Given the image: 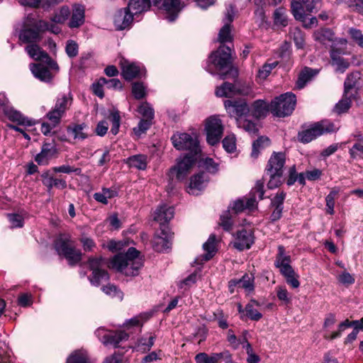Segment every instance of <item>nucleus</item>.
I'll use <instances>...</instances> for the list:
<instances>
[{
    "instance_id": "1",
    "label": "nucleus",
    "mask_w": 363,
    "mask_h": 363,
    "mask_svg": "<svg viewBox=\"0 0 363 363\" xmlns=\"http://www.w3.org/2000/svg\"><path fill=\"white\" fill-rule=\"evenodd\" d=\"M138 255L139 251L134 247H130L126 253L116 255L111 260L108 267L125 276H136L143 266Z\"/></svg>"
},
{
    "instance_id": "2",
    "label": "nucleus",
    "mask_w": 363,
    "mask_h": 363,
    "mask_svg": "<svg viewBox=\"0 0 363 363\" xmlns=\"http://www.w3.org/2000/svg\"><path fill=\"white\" fill-rule=\"evenodd\" d=\"M296 104V95L286 92L276 97L270 104V111L277 117H285L291 115Z\"/></svg>"
},
{
    "instance_id": "3",
    "label": "nucleus",
    "mask_w": 363,
    "mask_h": 363,
    "mask_svg": "<svg viewBox=\"0 0 363 363\" xmlns=\"http://www.w3.org/2000/svg\"><path fill=\"white\" fill-rule=\"evenodd\" d=\"M39 19L29 14L24 19L23 28L19 33V40L24 43H37L42 40L43 31L39 28Z\"/></svg>"
},
{
    "instance_id": "4",
    "label": "nucleus",
    "mask_w": 363,
    "mask_h": 363,
    "mask_svg": "<svg viewBox=\"0 0 363 363\" xmlns=\"http://www.w3.org/2000/svg\"><path fill=\"white\" fill-rule=\"evenodd\" d=\"M338 130L335 124L329 121H321L311 125L306 130L298 133V138L303 143H308L325 133L335 132Z\"/></svg>"
},
{
    "instance_id": "5",
    "label": "nucleus",
    "mask_w": 363,
    "mask_h": 363,
    "mask_svg": "<svg viewBox=\"0 0 363 363\" xmlns=\"http://www.w3.org/2000/svg\"><path fill=\"white\" fill-rule=\"evenodd\" d=\"M230 50L229 46L221 45L210 55L206 70L213 74L215 70L221 71L228 68L230 64Z\"/></svg>"
},
{
    "instance_id": "6",
    "label": "nucleus",
    "mask_w": 363,
    "mask_h": 363,
    "mask_svg": "<svg viewBox=\"0 0 363 363\" xmlns=\"http://www.w3.org/2000/svg\"><path fill=\"white\" fill-rule=\"evenodd\" d=\"M264 183L262 181H257L255 184V187L250 192V196L249 198H242L234 201L232 210L235 213H238L244 211L245 209L252 210L257 207L256 195L257 194L259 200L263 199L264 196Z\"/></svg>"
},
{
    "instance_id": "7",
    "label": "nucleus",
    "mask_w": 363,
    "mask_h": 363,
    "mask_svg": "<svg viewBox=\"0 0 363 363\" xmlns=\"http://www.w3.org/2000/svg\"><path fill=\"white\" fill-rule=\"evenodd\" d=\"M171 140L177 150H189L190 152L189 155L196 156L201 151L197 139L188 133H175L172 136Z\"/></svg>"
},
{
    "instance_id": "8",
    "label": "nucleus",
    "mask_w": 363,
    "mask_h": 363,
    "mask_svg": "<svg viewBox=\"0 0 363 363\" xmlns=\"http://www.w3.org/2000/svg\"><path fill=\"white\" fill-rule=\"evenodd\" d=\"M72 101L70 94H62L57 98L55 106L45 116L52 124V127H56L60 123L62 117L69 108Z\"/></svg>"
},
{
    "instance_id": "9",
    "label": "nucleus",
    "mask_w": 363,
    "mask_h": 363,
    "mask_svg": "<svg viewBox=\"0 0 363 363\" xmlns=\"http://www.w3.org/2000/svg\"><path fill=\"white\" fill-rule=\"evenodd\" d=\"M99 340L105 345H111L115 348L120 347V343L128 340L129 335L123 330L108 331L99 328L95 331Z\"/></svg>"
},
{
    "instance_id": "10",
    "label": "nucleus",
    "mask_w": 363,
    "mask_h": 363,
    "mask_svg": "<svg viewBox=\"0 0 363 363\" xmlns=\"http://www.w3.org/2000/svg\"><path fill=\"white\" fill-rule=\"evenodd\" d=\"M196 161L195 155H185L177 160V164L169 169V177L182 181L186 179Z\"/></svg>"
},
{
    "instance_id": "11",
    "label": "nucleus",
    "mask_w": 363,
    "mask_h": 363,
    "mask_svg": "<svg viewBox=\"0 0 363 363\" xmlns=\"http://www.w3.org/2000/svg\"><path fill=\"white\" fill-rule=\"evenodd\" d=\"M88 264L92 271V274L89 277V280L92 284L99 286L101 281L109 279L108 274L103 269L106 266V262L102 257H89Z\"/></svg>"
},
{
    "instance_id": "12",
    "label": "nucleus",
    "mask_w": 363,
    "mask_h": 363,
    "mask_svg": "<svg viewBox=\"0 0 363 363\" xmlns=\"http://www.w3.org/2000/svg\"><path fill=\"white\" fill-rule=\"evenodd\" d=\"M205 131L208 143L211 145L217 144L223 133V125L221 120L216 116L207 118L205 123Z\"/></svg>"
},
{
    "instance_id": "13",
    "label": "nucleus",
    "mask_w": 363,
    "mask_h": 363,
    "mask_svg": "<svg viewBox=\"0 0 363 363\" xmlns=\"http://www.w3.org/2000/svg\"><path fill=\"white\" fill-rule=\"evenodd\" d=\"M224 106L228 115L235 118L236 123L240 118H245L250 113V108L245 101L225 100Z\"/></svg>"
},
{
    "instance_id": "14",
    "label": "nucleus",
    "mask_w": 363,
    "mask_h": 363,
    "mask_svg": "<svg viewBox=\"0 0 363 363\" xmlns=\"http://www.w3.org/2000/svg\"><path fill=\"white\" fill-rule=\"evenodd\" d=\"M292 13L296 20L301 21L306 28H311L318 23L315 17L308 18L311 12L306 11V7L298 1H292L291 4Z\"/></svg>"
},
{
    "instance_id": "15",
    "label": "nucleus",
    "mask_w": 363,
    "mask_h": 363,
    "mask_svg": "<svg viewBox=\"0 0 363 363\" xmlns=\"http://www.w3.org/2000/svg\"><path fill=\"white\" fill-rule=\"evenodd\" d=\"M154 5L169 14L168 19L173 21L182 6L180 0H152Z\"/></svg>"
},
{
    "instance_id": "16",
    "label": "nucleus",
    "mask_w": 363,
    "mask_h": 363,
    "mask_svg": "<svg viewBox=\"0 0 363 363\" xmlns=\"http://www.w3.org/2000/svg\"><path fill=\"white\" fill-rule=\"evenodd\" d=\"M286 156L283 152H273L266 167L267 174L283 175Z\"/></svg>"
},
{
    "instance_id": "17",
    "label": "nucleus",
    "mask_w": 363,
    "mask_h": 363,
    "mask_svg": "<svg viewBox=\"0 0 363 363\" xmlns=\"http://www.w3.org/2000/svg\"><path fill=\"white\" fill-rule=\"evenodd\" d=\"M160 230V234L155 235L152 240L153 248L157 252H163L171 247V234L167 226Z\"/></svg>"
},
{
    "instance_id": "18",
    "label": "nucleus",
    "mask_w": 363,
    "mask_h": 363,
    "mask_svg": "<svg viewBox=\"0 0 363 363\" xmlns=\"http://www.w3.org/2000/svg\"><path fill=\"white\" fill-rule=\"evenodd\" d=\"M134 13L128 7L119 9L114 15L113 23L117 30L128 28L133 22Z\"/></svg>"
},
{
    "instance_id": "19",
    "label": "nucleus",
    "mask_w": 363,
    "mask_h": 363,
    "mask_svg": "<svg viewBox=\"0 0 363 363\" xmlns=\"http://www.w3.org/2000/svg\"><path fill=\"white\" fill-rule=\"evenodd\" d=\"M254 242V235L252 230L242 229L238 231L233 246L239 250L249 249Z\"/></svg>"
},
{
    "instance_id": "20",
    "label": "nucleus",
    "mask_w": 363,
    "mask_h": 363,
    "mask_svg": "<svg viewBox=\"0 0 363 363\" xmlns=\"http://www.w3.org/2000/svg\"><path fill=\"white\" fill-rule=\"evenodd\" d=\"M57 149L53 143H45L41 151L35 157V161L38 164H48L49 160L57 157Z\"/></svg>"
},
{
    "instance_id": "21",
    "label": "nucleus",
    "mask_w": 363,
    "mask_h": 363,
    "mask_svg": "<svg viewBox=\"0 0 363 363\" xmlns=\"http://www.w3.org/2000/svg\"><path fill=\"white\" fill-rule=\"evenodd\" d=\"M5 116L11 121L16 122L19 125H31V123L19 111L15 110L9 105L8 99H6L5 104L1 108Z\"/></svg>"
},
{
    "instance_id": "22",
    "label": "nucleus",
    "mask_w": 363,
    "mask_h": 363,
    "mask_svg": "<svg viewBox=\"0 0 363 363\" xmlns=\"http://www.w3.org/2000/svg\"><path fill=\"white\" fill-rule=\"evenodd\" d=\"M174 209L173 207L164 204L161 205L155 211L154 220L160 224L161 228H163L166 226L165 223L174 217Z\"/></svg>"
},
{
    "instance_id": "23",
    "label": "nucleus",
    "mask_w": 363,
    "mask_h": 363,
    "mask_svg": "<svg viewBox=\"0 0 363 363\" xmlns=\"http://www.w3.org/2000/svg\"><path fill=\"white\" fill-rule=\"evenodd\" d=\"M361 73L353 72L349 74L344 83V92L346 96H357L358 93V81L360 79Z\"/></svg>"
},
{
    "instance_id": "24",
    "label": "nucleus",
    "mask_w": 363,
    "mask_h": 363,
    "mask_svg": "<svg viewBox=\"0 0 363 363\" xmlns=\"http://www.w3.org/2000/svg\"><path fill=\"white\" fill-rule=\"evenodd\" d=\"M122 69V75L125 80L130 81L134 78L140 77L143 75V71L140 67L134 62H130L123 60L121 62Z\"/></svg>"
},
{
    "instance_id": "25",
    "label": "nucleus",
    "mask_w": 363,
    "mask_h": 363,
    "mask_svg": "<svg viewBox=\"0 0 363 363\" xmlns=\"http://www.w3.org/2000/svg\"><path fill=\"white\" fill-rule=\"evenodd\" d=\"M342 52L333 48L330 51L331 64L335 67L336 71L344 72L349 67L350 62L342 56Z\"/></svg>"
},
{
    "instance_id": "26",
    "label": "nucleus",
    "mask_w": 363,
    "mask_h": 363,
    "mask_svg": "<svg viewBox=\"0 0 363 363\" xmlns=\"http://www.w3.org/2000/svg\"><path fill=\"white\" fill-rule=\"evenodd\" d=\"M55 248L59 255H63L65 257L69 255V252L74 248V246L69 236H61L56 240Z\"/></svg>"
},
{
    "instance_id": "27",
    "label": "nucleus",
    "mask_w": 363,
    "mask_h": 363,
    "mask_svg": "<svg viewBox=\"0 0 363 363\" xmlns=\"http://www.w3.org/2000/svg\"><path fill=\"white\" fill-rule=\"evenodd\" d=\"M270 111V104H268L264 100H256L253 102L250 108V112L255 118L259 119L267 116Z\"/></svg>"
},
{
    "instance_id": "28",
    "label": "nucleus",
    "mask_w": 363,
    "mask_h": 363,
    "mask_svg": "<svg viewBox=\"0 0 363 363\" xmlns=\"http://www.w3.org/2000/svg\"><path fill=\"white\" fill-rule=\"evenodd\" d=\"M30 69L35 77L43 82H50L52 75L50 70L42 64H31Z\"/></svg>"
},
{
    "instance_id": "29",
    "label": "nucleus",
    "mask_w": 363,
    "mask_h": 363,
    "mask_svg": "<svg viewBox=\"0 0 363 363\" xmlns=\"http://www.w3.org/2000/svg\"><path fill=\"white\" fill-rule=\"evenodd\" d=\"M84 22V8L83 6L77 5L74 6L71 19L69 22V27L76 28L81 26Z\"/></svg>"
},
{
    "instance_id": "30",
    "label": "nucleus",
    "mask_w": 363,
    "mask_h": 363,
    "mask_svg": "<svg viewBox=\"0 0 363 363\" xmlns=\"http://www.w3.org/2000/svg\"><path fill=\"white\" fill-rule=\"evenodd\" d=\"M239 93L240 89L229 82H224L221 86L217 87L216 90V95L218 97L231 98Z\"/></svg>"
},
{
    "instance_id": "31",
    "label": "nucleus",
    "mask_w": 363,
    "mask_h": 363,
    "mask_svg": "<svg viewBox=\"0 0 363 363\" xmlns=\"http://www.w3.org/2000/svg\"><path fill=\"white\" fill-rule=\"evenodd\" d=\"M28 55L36 61L43 62L48 58V53L45 52L37 43L30 44L26 48Z\"/></svg>"
},
{
    "instance_id": "32",
    "label": "nucleus",
    "mask_w": 363,
    "mask_h": 363,
    "mask_svg": "<svg viewBox=\"0 0 363 363\" xmlns=\"http://www.w3.org/2000/svg\"><path fill=\"white\" fill-rule=\"evenodd\" d=\"M260 304L255 300H251L245 306V315L250 320L258 321L262 318V314L259 313L256 307L259 306Z\"/></svg>"
},
{
    "instance_id": "33",
    "label": "nucleus",
    "mask_w": 363,
    "mask_h": 363,
    "mask_svg": "<svg viewBox=\"0 0 363 363\" xmlns=\"http://www.w3.org/2000/svg\"><path fill=\"white\" fill-rule=\"evenodd\" d=\"M317 73V70L306 67L298 75L296 84V87L299 89H303L306 84L310 81L313 77L316 75Z\"/></svg>"
},
{
    "instance_id": "34",
    "label": "nucleus",
    "mask_w": 363,
    "mask_h": 363,
    "mask_svg": "<svg viewBox=\"0 0 363 363\" xmlns=\"http://www.w3.org/2000/svg\"><path fill=\"white\" fill-rule=\"evenodd\" d=\"M203 173H200L192 177L188 187L189 194H197L198 191L203 188Z\"/></svg>"
},
{
    "instance_id": "35",
    "label": "nucleus",
    "mask_w": 363,
    "mask_h": 363,
    "mask_svg": "<svg viewBox=\"0 0 363 363\" xmlns=\"http://www.w3.org/2000/svg\"><path fill=\"white\" fill-rule=\"evenodd\" d=\"M355 98V96H346L345 92H344L342 99L334 107V111L337 114L347 112L351 106L352 101Z\"/></svg>"
},
{
    "instance_id": "36",
    "label": "nucleus",
    "mask_w": 363,
    "mask_h": 363,
    "mask_svg": "<svg viewBox=\"0 0 363 363\" xmlns=\"http://www.w3.org/2000/svg\"><path fill=\"white\" fill-rule=\"evenodd\" d=\"M150 6V0H130L128 8L134 14L147 11Z\"/></svg>"
},
{
    "instance_id": "37",
    "label": "nucleus",
    "mask_w": 363,
    "mask_h": 363,
    "mask_svg": "<svg viewBox=\"0 0 363 363\" xmlns=\"http://www.w3.org/2000/svg\"><path fill=\"white\" fill-rule=\"evenodd\" d=\"M126 163L131 167L144 170L147 167V156L144 155H136L127 159Z\"/></svg>"
},
{
    "instance_id": "38",
    "label": "nucleus",
    "mask_w": 363,
    "mask_h": 363,
    "mask_svg": "<svg viewBox=\"0 0 363 363\" xmlns=\"http://www.w3.org/2000/svg\"><path fill=\"white\" fill-rule=\"evenodd\" d=\"M203 250L206 252V254L203 255L206 261L209 260L213 257L216 252V236L215 235H211L208 240L203 245Z\"/></svg>"
},
{
    "instance_id": "39",
    "label": "nucleus",
    "mask_w": 363,
    "mask_h": 363,
    "mask_svg": "<svg viewBox=\"0 0 363 363\" xmlns=\"http://www.w3.org/2000/svg\"><path fill=\"white\" fill-rule=\"evenodd\" d=\"M333 35L330 28H321L314 32L313 37L316 41L325 44L326 42L333 40Z\"/></svg>"
},
{
    "instance_id": "40",
    "label": "nucleus",
    "mask_w": 363,
    "mask_h": 363,
    "mask_svg": "<svg viewBox=\"0 0 363 363\" xmlns=\"http://www.w3.org/2000/svg\"><path fill=\"white\" fill-rule=\"evenodd\" d=\"M237 125L240 128H242L250 134L255 135L258 131L256 123L245 118H240L238 120Z\"/></svg>"
},
{
    "instance_id": "41",
    "label": "nucleus",
    "mask_w": 363,
    "mask_h": 363,
    "mask_svg": "<svg viewBox=\"0 0 363 363\" xmlns=\"http://www.w3.org/2000/svg\"><path fill=\"white\" fill-rule=\"evenodd\" d=\"M289 33L291 38H293L297 48H303L305 45V38L302 30L298 28H294L291 29Z\"/></svg>"
},
{
    "instance_id": "42",
    "label": "nucleus",
    "mask_w": 363,
    "mask_h": 363,
    "mask_svg": "<svg viewBox=\"0 0 363 363\" xmlns=\"http://www.w3.org/2000/svg\"><path fill=\"white\" fill-rule=\"evenodd\" d=\"M269 145V140L267 137H259L257 140H255L252 144V157L256 158L257 157L260 150L264 148L265 147Z\"/></svg>"
},
{
    "instance_id": "43",
    "label": "nucleus",
    "mask_w": 363,
    "mask_h": 363,
    "mask_svg": "<svg viewBox=\"0 0 363 363\" xmlns=\"http://www.w3.org/2000/svg\"><path fill=\"white\" fill-rule=\"evenodd\" d=\"M102 291L108 296L122 301L123 298V293L115 285L108 284L102 287Z\"/></svg>"
},
{
    "instance_id": "44",
    "label": "nucleus",
    "mask_w": 363,
    "mask_h": 363,
    "mask_svg": "<svg viewBox=\"0 0 363 363\" xmlns=\"http://www.w3.org/2000/svg\"><path fill=\"white\" fill-rule=\"evenodd\" d=\"M39 28L43 33L45 31H50L54 34H58L61 32V28L57 25V23L48 22L44 20L39 19Z\"/></svg>"
},
{
    "instance_id": "45",
    "label": "nucleus",
    "mask_w": 363,
    "mask_h": 363,
    "mask_svg": "<svg viewBox=\"0 0 363 363\" xmlns=\"http://www.w3.org/2000/svg\"><path fill=\"white\" fill-rule=\"evenodd\" d=\"M70 14L69 9L67 6H62L50 18V21L57 23H64Z\"/></svg>"
},
{
    "instance_id": "46",
    "label": "nucleus",
    "mask_w": 363,
    "mask_h": 363,
    "mask_svg": "<svg viewBox=\"0 0 363 363\" xmlns=\"http://www.w3.org/2000/svg\"><path fill=\"white\" fill-rule=\"evenodd\" d=\"M350 328V320L346 319L338 325L337 330L331 333V334H325L324 338L326 340H333L340 337L347 328Z\"/></svg>"
},
{
    "instance_id": "47",
    "label": "nucleus",
    "mask_w": 363,
    "mask_h": 363,
    "mask_svg": "<svg viewBox=\"0 0 363 363\" xmlns=\"http://www.w3.org/2000/svg\"><path fill=\"white\" fill-rule=\"evenodd\" d=\"M274 22L277 26H286L288 19L286 14V9L279 7L274 13Z\"/></svg>"
},
{
    "instance_id": "48",
    "label": "nucleus",
    "mask_w": 363,
    "mask_h": 363,
    "mask_svg": "<svg viewBox=\"0 0 363 363\" xmlns=\"http://www.w3.org/2000/svg\"><path fill=\"white\" fill-rule=\"evenodd\" d=\"M233 37L231 34L230 26L228 24H224L220 28L218 33V41L221 43H230L233 41Z\"/></svg>"
},
{
    "instance_id": "49",
    "label": "nucleus",
    "mask_w": 363,
    "mask_h": 363,
    "mask_svg": "<svg viewBox=\"0 0 363 363\" xmlns=\"http://www.w3.org/2000/svg\"><path fill=\"white\" fill-rule=\"evenodd\" d=\"M85 128L84 124L74 125L73 127L68 128V132L72 133L74 138L84 140L87 138V133L84 131Z\"/></svg>"
},
{
    "instance_id": "50",
    "label": "nucleus",
    "mask_w": 363,
    "mask_h": 363,
    "mask_svg": "<svg viewBox=\"0 0 363 363\" xmlns=\"http://www.w3.org/2000/svg\"><path fill=\"white\" fill-rule=\"evenodd\" d=\"M237 280L238 283V288L244 289L248 291L254 290V278L252 276L245 274L241 279Z\"/></svg>"
},
{
    "instance_id": "51",
    "label": "nucleus",
    "mask_w": 363,
    "mask_h": 363,
    "mask_svg": "<svg viewBox=\"0 0 363 363\" xmlns=\"http://www.w3.org/2000/svg\"><path fill=\"white\" fill-rule=\"evenodd\" d=\"M231 213L230 210L224 211L220 217L219 225L227 231H229L232 228L233 222L231 219Z\"/></svg>"
},
{
    "instance_id": "52",
    "label": "nucleus",
    "mask_w": 363,
    "mask_h": 363,
    "mask_svg": "<svg viewBox=\"0 0 363 363\" xmlns=\"http://www.w3.org/2000/svg\"><path fill=\"white\" fill-rule=\"evenodd\" d=\"M67 363H89L87 355L80 351L72 353L67 359Z\"/></svg>"
},
{
    "instance_id": "53",
    "label": "nucleus",
    "mask_w": 363,
    "mask_h": 363,
    "mask_svg": "<svg viewBox=\"0 0 363 363\" xmlns=\"http://www.w3.org/2000/svg\"><path fill=\"white\" fill-rule=\"evenodd\" d=\"M219 355H213L211 354L208 356L205 352H201L196 355L195 360L196 363H218Z\"/></svg>"
},
{
    "instance_id": "54",
    "label": "nucleus",
    "mask_w": 363,
    "mask_h": 363,
    "mask_svg": "<svg viewBox=\"0 0 363 363\" xmlns=\"http://www.w3.org/2000/svg\"><path fill=\"white\" fill-rule=\"evenodd\" d=\"M108 119L112 123V127L111 129V132L113 135H116L118 133L119 127H120V121H121V116L119 114L118 111H113L110 116H108Z\"/></svg>"
},
{
    "instance_id": "55",
    "label": "nucleus",
    "mask_w": 363,
    "mask_h": 363,
    "mask_svg": "<svg viewBox=\"0 0 363 363\" xmlns=\"http://www.w3.org/2000/svg\"><path fill=\"white\" fill-rule=\"evenodd\" d=\"M338 194L337 190H333L330 192V194L325 198L326 202V212L330 215H333L334 206H335V199L337 194Z\"/></svg>"
},
{
    "instance_id": "56",
    "label": "nucleus",
    "mask_w": 363,
    "mask_h": 363,
    "mask_svg": "<svg viewBox=\"0 0 363 363\" xmlns=\"http://www.w3.org/2000/svg\"><path fill=\"white\" fill-rule=\"evenodd\" d=\"M138 112L146 119L152 120L154 118V109L147 102L142 104L138 107Z\"/></svg>"
},
{
    "instance_id": "57",
    "label": "nucleus",
    "mask_w": 363,
    "mask_h": 363,
    "mask_svg": "<svg viewBox=\"0 0 363 363\" xmlns=\"http://www.w3.org/2000/svg\"><path fill=\"white\" fill-rule=\"evenodd\" d=\"M348 33L351 37L352 40L358 45L359 47L363 48V33L362 32L357 28H350L348 30Z\"/></svg>"
},
{
    "instance_id": "58",
    "label": "nucleus",
    "mask_w": 363,
    "mask_h": 363,
    "mask_svg": "<svg viewBox=\"0 0 363 363\" xmlns=\"http://www.w3.org/2000/svg\"><path fill=\"white\" fill-rule=\"evenodd\" d=\"M55 177L51 174L50 170H46L40 174V179L43 184L47 188V191L50 192L52 190V185L53 184Z\"/></svg>"
},
{
    "instance_id": "59",
    "label": "nucleus",
    "mask_w": 363,
    "mask_h": 363,
    "mask_svg": "<svg viewBox=\"0 0 363 363\" xmlns=\"http://www.w3.org/2000/svg\"><path fill=\"white\" fill-rule=\"evenodd\" d=\"M289 263L290 262H283L282 261L279 264H274L275 267L279 269L281 274L285 278L294 275L296 273Z\"/></svg>"
},
{
    "instance_id": "60",
    "label": "nucleus",
    "mask_w": 363,
    "mask_h": 363,
    "mask_svg": "<svg viewBox=\"0 0 363 363\" xmlns=\"http://www.w3.org/2000/svg\"><path fill=\"white\" fill-rule=\"evenodd\" d=\"M82 257V253L79 250H76L75 247L69 252V255H67L65 258L67 259L68 263L71 266H74L79 263Z\"/></svg>"
},
{
    "instance_id": "61",
    "label": "nucleus",
    "mask_w": 363,
    "mask_h": 363,
    "mask_svg": "<svg viewBox=\"0 0 363 363\" xmlns=\"http://www.w3.org/2000/svg\"><path fill=\"white\" fill-rule=\"evenodd\" d=\"M52 169L55 173L70 174L74 172L77 175H80L82 174V169L80 168H76L69 165L55 167Z\"/></svg>"
},
{
    "instance_id": "62",
    "label": "nucleus",
    "mask_w": 363,
    "mask_h": 363,
    "mask_svg": "<svg viewBox=\"0 0 363 363\" xmlns=\"http://www.w3.org/2000/svg\"><path fill=\"white\" fill-rule=\"evenodd\" d=\"M235 137L234 135H228L223 140V148L228 152H233L236 149Z\"/></svg>"
},
{
    "instance_id": "63",
    "label": "nucleus",
    "mask_w": 363,
    "mask_h": 363,
    "mask_svg": "<svg viewBox=\"0 0 363 363\" xmlns=\"http://www.w3.org/2000/svg\"><path fill=\"white\" fill-rule=\"evenodd\" d=\"M132 93L136 99H141L145 96V88L143 83L135 82L132 85Z\"/></svg>"
},
{
    "instance_id": "64",
    "label": "nucleus",
    "mask_w": 363,
    "mask_h": 363,
    "mask_svg": "<svg viewBox=\"0 0 363 363\" xmlns=\"http://www.w3.org/2000/svg\"><path fill=\"white\" fill-rule=\"evenodd\" d=\"M152 121L149 119H141L137 127L133 128L135 133L138 135L144 133L147 130L150 128L152 125Z\"/></svg>"
}]
</instances>
